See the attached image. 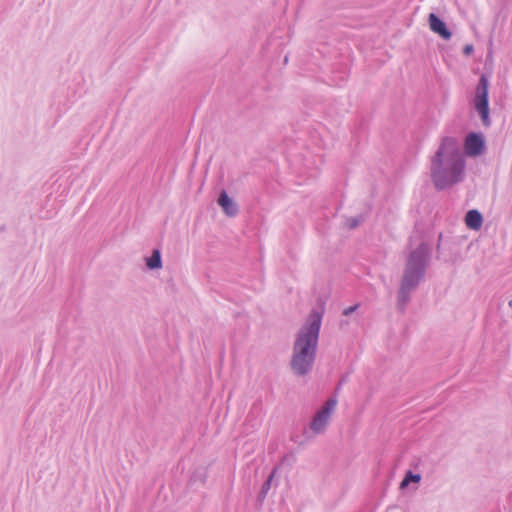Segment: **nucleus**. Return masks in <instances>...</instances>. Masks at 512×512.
Segmentation results:
<instances>
[{
    "label": "nucleus",
    "instance_id": "f257e3e1",
    "mask_svg": "<svg viewBox=\"0 0 512 512\" xmlns=\"http://www.w3.org/2000/svg\"><path fill=\"white\" fill-rule=\"evenodd\" d=\"M465 167L455 138L445 137L432 159L431 174L436 187L442 189L458 182Z\"/></svg>",
    "mask_w": 512,
    "mask_h": 512
},
{
    "label": "nucleus",
    "instance_id": "f03ea898",
    "mask_svg": "<svg viewBox=\"0 0 512 512\" xmlns=\"http://www.w3.org/2000/svg\"><path fill=\"white\" fill-rule=\"evenodd\" d=\"M321 325V314L312 312L300 330L294 345L291 366L295 373H307L314 362L315 350Z\"/></svg>",
    "mask_w": 512,
    "mask_h": 512
},
{
    "label": "nucleus",
    "instance_id": "7ed1b4c3",
    "mask_svg": "<svg viewBox=\"0 0 512 512\" xmlns=\"http://www.w3.org/2000/svg\"><path fill=\"white\" fill-rule=\"evenodd\" d=\"M428 252L426 245H420L417 250L412 252L408 259L407 270L403 278V287H410L420 277V266Z\"/></svg>",
    "mask_w": 512,
    "mask_h": 512
},
{
    "label": "nucleus",
    "instance_id": "20e7f679",
    "mask_svg": "<svg viewBox=\"0 0 512 512\" xmlns=\"http://www.w3.org/2000/svg\"><path fill=\"white\" fill-rule=\"evenodd\" d=\"M475 108L480 114L481 120L485 126L490 124L488 107V80L482 75L476 90Z\"/></svg>",
    "mask_w": 512,
    "mask_h": 512
},
{
    "label": "nucleus",
    "instance_id": "39448f33",
    "mask_svg": "<svg viewBox=\"0 0 512 512\" xmlns=\"http://www.w3.org/2000/svg\"><path fill=\"white\" fill-rule=\"evenodd\" d=\"M336 405L337 401L334 399H330L326 402L325 406L316 414L311 423V429L314 432L319 433L325 429Z\"/></svg>",
    "mask_w": 512,
    "mask_h": 512
},
{
    "label": "nucleus",
    "instance_id": "423d86ee",
    "mask_svg": "<svg viewBox=\"0 0 512 512\" xmlns=\"http://www.w3.org/2000/svg\"><path fill=\"white\" fill-rule=\"evenodd\" d=\"M485 149L484 136L481 133H469L464 140V151L471 157L479 156Z\"/></svg>",
    "mask_w": 512,
    "mask_h": 512
},
{
    "label": "nucleus",
    "instance_id": "0eeeda50",
    "mask_svg": "<svg viewBox=\"0 0 512 512\" xmlns=\"http://www.w3.org/2000/svg\"><path fill=\"white\" fill-rule=\"evenodd\" d=\"M429 26L430 29L441 36L445 40H449L451 38V32L446 27V24L434 13L429 15Z\"/></svg>",
    "mask_w": 512,
    "mask_h": 512
},
{
    "label": "nucleus",
    "instance_id": "6e6552de",
    "mask_svg": "<svg viewBox=\"0 0 512 512\" xmlns=\"http://www.w3.org/2000/svg\"><path fill=\"white\" fill-rule=\"evenodd\" d=\"M218 204L221 206V208L224 210V212L228 216H235L237 214V206L233 202V200L227 195L225 191H223L218 199Z\"/></svg>",
    "mask_w": 512,
    "mask_h": 512
},
{
    "label": "nucleus",
    "instance_id": "1a4fd4ad",
    "mask_svg": "<svg viewBox=\"0 0 512 512\" xmlns=\"http://www.w3.org/2000/svg\"><path fill=\"white\" fill-rule=\"evenodd\" d=\"M482 215L477 210H470L465 216V223L468 228L479 230L482 226Z\"/></svg>",
    "mask_w": 512,
    "mask_h": 512
},
{
    "label": "nucleus",
    "instance_id": "9d476101",
    "mask_svg": "<svg viewBox=\"0 0 512 512\" xmlns=\"http://www.w3.org/2000/svg\"><path fill=\"white\" fill-rule=\"evenodd\" d=\"M146 264H147L148 268H150V269L161 268L162 262H161L160 251L154 250L151 257H149L147 259Z\"/></svg>",
    "mask_w": 512,
    "mask_h": 512
},
{
    "label": "nucleus",
    "instance_id": "9b49d317",
    "mask_svg": "<svg viewBox=\"0 0 512 512\" xmlns=\"http://www.w3.org/2000/svg\"><path fill=\"white\" fill-rule=\"evenodd\" d=\"M421 480V476L419 474H413L412 472H408L404 479L400 483V488L404 489L406 488L410 482L418 483Z\"/></svg>",
    "mask_w": 512,
    "mask_h": 512
},
{
    "label": "nucleus",
    "instance_id": "f8f14e48",
    "mask_svg": "<svg viewBox=\"0 0 512 512\" xmlns=\"http://www.w3.org/2000/svg\"><path fill=\"white\" fill-rule=\"evenodd\" d=\"M473 51V46L472 45H466L465 48H464V53L465 54H470L471 52Z\"/></svg>",
    "mask_w": 512,
    "mask_h": 512
},
{
    "label": "nucleus",
    "instance_id": "ddd939ff",
    "mask_svg": "<svg viewBox=\"0 0 512 512\" xmlns=\"http://www.w3.org/2000/svg\"><path fill=\"white\" fill-rule=\"evenodd\" d=\"M355 309H356V306L349 307L344 311V314L348 315L349 313L353 312Z\"/></svg>",
    "mask_w": 512,
    "mask_h": 512
},
{
    "label": "nucleus",
    "instance_id": "4468645a",
    "mask_svg": "<svg viewBox=\"0 0 512 512\" xmlns=\"http://www.w3.org/2000/svg\"><path fill=\"white\" fill-rule=\"evenodd\" d=\"M270 481H271V477H270V478L267 480V482H266V485H267V486H269Z\"/></svg>",
    "mask_w": 512,
    "mask_h": 512
},
{
    "label": "nucleus",
    "instance_id": "2eb2a0df",
    "mask_svg": "<svg viewBox=\"0 0 512 512\" xmlns=\"http://www.w3.org/2000/svg\"><path fill=\"white\" fill-rule=\"evenodd\" d=\"M355 226H356V223H353V224L350 225L351 228L355 227Z\"/></svg>",
    "mask_w": 512,
    "mask_h": 512
}]
</instances>
